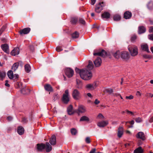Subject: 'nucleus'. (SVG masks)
<instances>
[{
	"label": "nucleus",
	"instance_id": "1a4fd4ad",
	"mask_svg": "<svg viewBox=\"0 0 153 153\" xmlns=\"http://www.w3.org/2000/svg\"><path fill=\"white\" fill-rule=\"evenodd\" d=\"M97 87L96 83H94L93 84H87L85 88L89 90H94Z\"/></svg>",
	"mask_w": 153,
	"mask_h": 153
},
{
	"label": "nucleus",
	"instance_id": "9d476101",
	"mask_svg": "<svg viewBox=\"0 0 153 153\" xmlns=\"http://www.w3.org/2000/svg\"><path fill=\"white\" fill-rule=\"evenodd\" d=\"M137 138L140 139L143 141L145 140L146 139L145 135L144 133L142 132H139L136 135Z\"/></svg>",
	"mask_w": 153,
	"mask_h": 153
},
{
	"label": "nucleus",
	"instance_id": "f257e3e1",
	"mask_svg": "<svg viewBox=\"0 0 153 153\" xmlns=\"http://www.w3.org/2000/svg\"><path fill=\"white\" fill-rule=\"evenodd\" d=\"M92 76V75L91 71H88L86 69H84L80 74L81 78L85 80H88L90 79Z\"/></svg>",
	"mask_w": 153,
	"mask_h": 153
},
{
	"label": "nucleus",
	"instance_id": "2eb2a0df",
	"mask_svg": "<svg viewBox=\"0 0 153 153\" xmlns=\"http://www.w3.org/2000/svg\"><path fill=\"white\" fill-rule=\"evenodd\" d=\"M78 110L79 113H84L86 111L85 107L82 105L79 106Z\"/></svg>",
	"mask_w": 153,
	"mask_h": 153
},
{
	"label": "nucleus",
	"instance_id": "4be33fe9",
	"mask_svg": "<svg viewBox=\"0 0 153 153\" xmlns=\"http://www.w3.org/2000/svg\"><path fill=\"white\" fill-rule=\"evenodd\" d=\"M45 148L46 151L47 152H49L51 151L52 149V147L51 146L48 142H46L45 143Z\"/></svg>",
	"mask_w": 153,
	"mask_h": 153
},
{
	"label": "nucleus",
	"instance_id": "c756f323",
	"mask_svg": "<svg viewBox=\"0 0 153 153\" xmlns=\"http://www.w3.org/2000/svg\"><path fill=\"white\" fill-rule=\"evenodd\" d=\"M94 68V65L92 62L91 61H88V64L87 65V68L89 70H91L93 69Z\"/></svg>",
	"mask_w": 153,
	"mask_h": 153
},
{
	"label": "nucleus",
	"instance_id": "864d4df0",
	"mask_svg": "<svg viewBox=\"0 0 153 153\" xmlns=\"http://www.w3.org/2000/svg\"><path fill=\"white\" fill-rule=\"evenodd\" d=\"M143 57L146 59H150L151 58V56L147 54H144L143 56Z\"/></svg>",
	"mask_w": 153,
	"mask_h": 153
},
{
	"label": "nucleus",
	"instance_id": "e2e57ef3",
	"mask_svg": "<svg viewBox=\"0 0 153 153\" xmlns=\"http://www.w3.org/2000/svg\"><path fill=\"white\" fill-rule=\"evenodd\" d=\"M149 38L150 39L153 40V34L149 35Z\"/></svg>",
	"mask_w": 153,
	"mask_h": 153
},
{
	"label": "nucleus",
	"instance_id": "3c124183",
	"mask_svg": "<svg viewBox=\"0 0 153 153\" xmlns=\"http://www.w3.org/2000/svg\"><path fill=\"white\" fill-rule=\"evenodd\" d=\"M22 83L21 82H17L16 84V87L17 88H21L22 87Z\"/></svg>",
	"mask_w": 153,
	"mask_h": 153
},
{
	"label": "nucleus",
	"instance_id": "7ed1b4c3",
	"mask_svg": "<svg viewBox=\"0 0 153 153\" xmlns=\"http://www.w3.org/2000/svg\"><path fill=\"white\" fill-rule=\"evenodd\" d=\"M94 56H98L105 57L107 55V52L104 50H95L93 53Z\"/></svg>",
	"mask_w": 153,
	"mask_h": 153
},
{
	"label": "nucleus",
	"instance_id": "473e14b6",
	"mask_svg": "<svg viewBox=\"0 0 153 153\" xmlns=\"http://www.w3.org/2000/svg\"><path fill=\"white\" fill-rule=\"evenodd\" d=\"M7 76L10 79H12L13 78V72L11 70L7 72Z\"/></svg>",
	"mask_w": 153,
	"mask_h": 153
},
{
	"label": "nucleus",
	"instance_id": "6e6552de",
	"mask_svg": "<svg viewBox=\"0 0 153 153\" xmlns=\"http://www.w3.org/2000/svg\"><path fill=\"white\" fill-rule=\"evenodd\" d=\"M65 72L66 75L69 78L72 76L74 74L73 70L70 68H68L65 69Z\"/></svg>",
	"mask_w": 153,
	"mask_h": 153
},
{
	"label": "nucleus",
	"instance_id": "72a5a7b5",
	"mask_svg": "<svg viewBox=\"0 0 153 153\" xmlns=\"http://www.w3.org/2000/svg\"><path fill=\"white\" fill-rule=\"evenodd\" d=\"M143 152V150L141 147H139L134 151V153H142Z\"/></svg>",
	"mask_w": 153,
	"mask_h": 153
},
{
	"label": "nucleus",
	"instance_id": "13d9d810",
	"mask_svg": "<svg viewBox=\"0 0 153 153\" xmlns=\"http://www.w3.org/2000/svg\"><path fill=\"white\" fill-rule=\"evenodd\" d=\"M30 50L32 51L33 52L34 50V47L33 45H31L30 46Z\"/></svg>",
	"mask_w": 153,
	"mask_h": 153
},
{
	"label": "nucleus",
	"instance_id": "c85d7f7f",
	"mask_svg": "<svg viewBox=\"0 0 153 153\" xmlns=\"http://www.w3.org/2000/svg\"><path fill=\"white\" fill-rule=\"evenodd\" d=\"M67 111L69 114L71 115L73 114V107L71 105H70L68 108Z\"/></svg>",
	"mask_w": 153,
	"mask_h": 153
},
{
	"label": "nucleus",
	"instance_id": "79ce46f5",
	"mask_svg": "<svg viewBox=\"0 0 153 153\" xmlns=\"http://www.w3.org/2000/svg\"><path fill=\"white\" fill-rule=\"evenodd\" d=\"M71 133L72 135H75L77 133L76 130L75 128H72L71 130Z\"/></svg>",
	"mask_w": 153,
	"mask_h": 153
},
{
	"label": "nucleus",
	"instance_id": "680f3d73",
	"mask_svg": "<svg viewBox=\"0 0 153 153\" xmlns=\"http://www.w3.org/2000/svg\"><path fill=\"white\" fill-rule=\"evenodd\" d=\"M19 78V75L18 74H15L13 75V78L14 79H18Z\"/></svg>",
	"mask_w": 153,
	"mask_h": 153
},
{
	"label": "nucleus",
	"instance_id": "5701e85b",
	"mask_svg": "<svg viewBox=\"0 0 153 153\" xmlns=\"http://www.w3.org/2000/svg\"><path fill=\"white\" fill-rule=\"evenodd\" d=\"M44 88L46 91H48L52 92L53 91V90L52 86L50 84H45L44 86Z\"/></svg>",
	"mask_w": 153,
	"mask_h": 153
},
{
	"label": "nucleus",
	"instance_id": "774afa93",
	"mask_svg": "<svg viewBox=\"0 0 153 153\" xmlns=\"http://www.w3.org/2000/svg\"><path fill=\"white\" fill-rule=\"evenodd\" d=\"M5 85L8 87H9L10 86V85L8 83L7 80H6L5 81Z\"/></svg>",
	"mask_w": 153,
	"mask_h": 153
},
{
	"label": "nucleus",
	"instance_id": "c03bdc74",
	"mask_svg": "<svg viewBox=\"0 0 153 153\" xmlns=\"http://www.w3.org/2000/svg\"><path fill=\"white\" fill-rule=\"evenodd\" d=\"M79 23L85 25L86 22L85 20L82 18H79Z\"/></svg>",
	"mask_w": 153,
	"mask_h": 153
},
{
	"label": "nucleus",
	"instance_id": "a211bd4d",
	"mask_svg": "<svg viewBox=\"0 0 153 153\" xmlns=\"http://www.w3.org/2000/svg\"><path fill=\"white\" fill-rule=\"evenodd\" d=\"M19 49L18 47H16L11 52L10 54L12 55L15 56L19 53Z\"/></svg>",
	"mask_w": 153,
	"mask_h": 153
},
{
	"label": "nucleus",
	"instance_id": "09e8293b",
	"mask_svg": "<svg viewBox=\"0 0 153 153\" xmlns=\"http://www.w3.org/2000/svg\"><path fill=\"white\" fill-rule=\"evenodd\" d=\"M106 91L108 94H111L113 92V90L111 88H108L106 89Z\"/></svg>",
	"mask_w": 153,
	"mask_h": 153
},
{
	"label": "nucleus",
	"instance_id": "f03ea898",
	"mask_svg": "<svg viewBox=\"0 0 153 153\" xmlns=\"http://www.w3.org/2000/svg\"><path fill=\"white\" fill-rule=\"evenodd\" d=\"M128 49L131 55L132 56H135L138 54L137 47L134 45H129L128 47Z\"/></svg>",
	"mask_w": 153,
	"mask_h": 153
},
{
	"label": "nucleus",
	"instance_id": "f8f14e48",
	"mask_svg": "<svg viewBox=\"0 0 153 153\" xmlns=\"http://www.w3.org/2000/svg\"><path fill=\"white\" fill-rule=\"evenodd\" d=\"M94 63L96 67H100L102 63L101 59L100 57H98L94 61Z\"/></svg>",
	"mask_w": 153,
	"mask_h": 153
},
{
	"label": "nucleus",
	"instance_id": "e433bc0d",
	"mask_svg": "<svg viewBox=\"0 0 153 153\" xmlns=\"http://www.w3.org/2000/svg\"><path fill=\"white\" fill-rule=\"evenodd\" d=\"M18 63H14L13 65L12 68V69L13 70V71H15L18 68Z\"/></svg>",
	"mask_w": 153,
	"mask_h": 153
},
{
	"label": "nucleus",
	"instance_id": "bf43d9fd",
	"mask_svg": "<svg viewBox=\"0 0 153 153\" xmlns=\"http://www.w3.org/2000/svg\"><path fill=\"white\" fill-rule=\"evenodd\" d=\"M126 99H132L133 98V97L132 95H130L129 96H126Z\"/></svg>",
	"mask_w": 153,
	"mask_h": 153
},
{
	"label": "nucleus",
	"instance_id": "a878e982",
	"mask_svg": "<svg viewBox=\"0 0 153 153\" xmlns=\"http://www.w3.org/2000/svg\"><path fill=\"white\" fill-rule=\"evenodd\" d=\"M21 92L22 93L24 94H28L29 93L30 90L28 88H23L21 90Z\"/></svg>",
	"mask_w": 153,
	"mask_h": 153
},
{
	"label": "nucleus",
	"instance_id": "052dcab7",
	"mask_svg": "<svg viewBox=\"0 0 153 153\" xmlns=\"http://www.w3.org/2000/svg\"><path fill=\"white\" fill-rule=\"evenodd\" d=\"M149 33H153V26H151L149 27Z\"/></svg>",
	"mask_w": 153,
	"mask_h": 153
},
{
	"label": "nucleus",
	"instance_id": "4468645a",
	"mask_svg": "<svg viewBox=\"0 0 153 153\" xmlns=\"http://www.w3.org/2000/svg\"><path fill=\"white\" fill-rule=\"evenodd\" d=\"M36 146L37 149L39 152H42L45 147V144L42 143L37 144Z\"/></svg>",
	"mask_w": 153,
	"mask_h": 153
},
{
	"label": "nucleus",
	"instance_id": "c9c22d12",
	"mask_svg": "<svg viewBox=\"0 0 153 153\" xmlns=\"http://www.w3.org/2000/svg\"><path fill=\"white\" fill-rule=\"evenodd\" d=\"M89 120V118L87 116H84L82 117L80 119V121H88Z\"/></svg>",
	"mask_w": 153,
	"mask_h": 153
},
{
	"label": "nucleus",
	"instance_id": "49530a36",
	"mask_svg": "<svg viewBox=\"0 0 153 153\" xmlns=\"http://www.w3.org/2000/svg\"><path fill=\"white\" fill-rule=\"evenodd\" d=\"M84 69L80 70L78 68H75V71L77 73H79L80 76L81 73L82 71H83Z\"/></svg>",
	"mask_w": 153,
	"mask_h": 153
},
{
	"label": "nucleus",
	"instance_id": "dca6fc26",
	"mask_svg": "<svg viewBox=\"0 0 153 153\" xmlns=\"http://www.w3.org/2000/svg\"><path fill=\"white\" fill-rule=\"evenodd\" d=\"M124 129L122 127H120L118 128L117 136L119 138L122 137L123 134Z\"/></svg>",
	"mask_w": 153,
	"mask_h": 153
},
{
	"label": "nucleus",
	"instance_id": "aec40b11",
	"mask_svg": "<svg viewBox=\"0 0 153 153\" xmlns=\"http://www.w3.org/2000/svg\"><path fill=\"white\" fill-rule=\"evenodd\" d=\"M108 124V121H102L97 123V126L100 127H103Z\"/></svg>",
	"mask_w": 153,
	"mask_h": 153
},
{
	"label": "nucleus",
	"instance_id": "a19ab883",
	"mask_svg": "<svg viewBox=\"0 0 153 153\" xmlns=\"http://www.w3.org/2000/svg\"><path fill=\"white\" fill-rule=\"evenodd\" d=\"M114 20L115 21H119L121 19L120 16L118 15H116L114 16L113 17Z\"/></svg>",
	"mask_w": 153,
	"mask_h": 153
},
{
	"label": "nucleus",
	"instance_id": "58836bf2",
	"mask_svg": "<svg viewBox=\"0 0 153 153\" xmlns=\"http://www.w3.org/2000/svg\"><path fill=\"white\" fill-rule=\"evenodd\" d=\"M78 19L76 17L72 18L71 20V22L73 24H75L78 21Z\"/></svg>",
	"mask_w": 153,
	"mask_h": 153
},
{
	"label": "nucleus",
	"instance_id": "393cba45",
	"mask_svg": "<svg viewBox=\"0 0 153 153\" xmlns=\"http://www.w3.org/2000/svg\"><path fill=\"white\" fill-rule=\"evenodd\" d=\"M146 29L143 26H141L138 27V33L140 34L144 33L145 32Z\"/></svg>",
	"mask_w": 153,
	"mask_h": 153
},
{
	"label": "nucleus",
	"instance_id": "0e129e2a",
	"mask_svg": "<svg viewBox=\"0 0 153 153\" xmlns=\"http://www.w3.org/2000/svg\"><path fill=\"white\" fill-rule=\"evenodd\" d=\"M96 151L95 148H94L92 149L90 152L89 153H95Z\"/></svg>",
	"mask_w": 153,
	"mask_h": 153
},
{
	"label": "nucleus",
	"instance_id": "412c9836",
	"mask_svg": "<svg viewBox=\"0 0 153 153\" xmlns=\"http://www.w3.org/2000/svg\"><path fill=\"white\" fill-rule=\"evenodd\" d=\"M132 15L131 12L128 11H126L124 13V17L126 19H128L131 18Z\"/></svg>",
	"mask_w": 153,
	"mask_h": 153
},
{
	"label": "nucleus",
	"instance_id": "6e6d98bb",
	"mask_svg": "<svg viewBox=\"0 0 153 153\" xmlns=\"http://www.w3.org/2000/svg\"><path fill=\"white\" fill-rule=\"evenodd\" d=\"M62 50V49L60 47H57L56 48V51L57 52H60Z\"/></svg>",
	"mask_w": 153,
	"mask_h": 153
},
{
	"label": "nucleus",
	"instance_id": "4d7b16f0",
	"mask_svg": "<svg viewBox=\"0 0 153 153\" xmlns=\"http://www.w3.org/2000/svg\"><path fill=\"white\" fill-rule=\"evenodd\" d=\"M126 111L127 113L128 114H131V115H134V113H133V112H131V111H128V110H126Z\"/></svg>",
	"mask_w": 153,
	"mask_h": 153
},
{
	"label": "nucleus",
	"instance_id": "423d86ee",
	"mask_svg": "<svg viewBox=\"0 0 153 153\" xmlns=\"http://www.w3.org/2000/svg\"><path fill=\"white\" fill-rule=\"evenodd\" d=\"M72 96L73 98L76 100H78L81 98V95L80 92L77 89H74L73 90Z\"/></svg>",
	"mask_w": 153,
	"mask_h": 153
},
{
	"label": "nucleus",
	"instance_id": "bb28decb",
	"mask_svg": "<svg viewBox=\"0 0 153 153\" xmlns=\"http://www.w3.org/2000/svg\"><path fill=\"white\" fill-rule=\"evenodd\" d=\"M76 88L81 89L82 87V82L78 79H76Z\"/></svg>",
	"mask_w": 153,
	"mask_h": 153
},
{
	"label": "nucleus",
	"instance_id": "ea45409f",
	"mask_svg": "<svg viewBox=\"0 0 153 153\" xmlns=\"http://www.w3.org/2000/svg\"><path fill=\"white\" fill-rule=\"evenodd\" d=\"M137 38V36L136 35L133 34L131 36V41L132 42H135V40Z\"/></svg>",
	"mask_w": 153,
	"mask_h": 153
},
{
	"label": "nucleus",
	"instance_id": "69168bd1",
	"mask_svg": "<svg viewBox=\"0 0 153 153\" xmlns=\"http://www.w3.org/2000/svg\"><path fill=\"white\" fill-rule=\"evenodd\" d=\"M100 101L98 100L97 99H96L94 103L96 104H98L100 103Z\"/></svg>",
	"mask_w": 153,
	"mask_h": 153
},
{
	"label": "nucleus",
	"instance_id": "f704fd0d",
	"mask_svg": "<svg viewBox=\"0 0 153 153\" xmlns=\"http://www.w3.org/2000/svg\"><path fill=\"white\" fill-rule=\"evenodd\" d=\"M79 35V34L77 31L75 32L74 33H72L71 35L73 39H76L78 38Z\"/></svg>",
	"mask_w": 153,
	"mask_h": 153
},
{
	"label": "nucleus",
	"instance_id": "338daca9",
	"mask_svg": "<svg viewBox=\"0 0 153 153\" xmlns=\"http://www.w3.org/2000/svg\"><path fill=\"white\" fill-rule=\"evenodd\" d=\"M7 119L9 121H10L12 120V117L10 116H9L7 118Z\"/></svg>",
	"mask_w": 153,
	"mask_h": 153
},
{
	"label": "nucleus",
	"instance_id": "20e7f679",
	"mask_svg": "<svg viewBox=\"0 0 153 153\" xmlns=\"http://www.w3.org/2000/svg\"><path fill=\"white\" fill-rule=\"evenodd\" d=\"M105 6L103 2H100L97 4L95 10V11L98 13H100L103 10V7Z\"/></svg>",
	"mask_w": 153,
	"mask_h": 153
},
{
	"label": "nucleus",
	"instance_id": "7c9ffc66",
	"mask_svg": "<svg viewBox=\"0 0 153 153\" xmlns=\"http://www.w3.org/2000/svg\"><path fill=\"white\" fill-rule=\"evenodd\" d=\"M120 53L119 51H117L113 54V55L115 58L118 59L120 56Z\"/></svg>",
	"mask_w": 153,
	"mask_h": 153
},
{
	"label": "nucleus",
	"instance_id": "37998d69",
	"mask_svg": "<svg viewBox=\"0 0 153 153\" xmlns=\"http://www.w3.org/2000/svg\"><path fill=\"white\" fill-rule=\"evenodd\" d=\"M6 75V73L4 72L0 71V79L2 80Z\"/></svg>",
	"mask_w": 153,
	"mask_h": 153
},
{
	"label": "nucleus",
	"instance_id": "de8ad7c7",
	"mask_svg": "<svg viewBox=\"0 0 153 153\" xmlns=\"http://www.w3.org/2000/svg\"><path fill=\"white\" fill-rule=\"evenodd\" d=\"M6 28V26L4 25L3 26L2 28L0 29V36L2 34V32Z\"/></svg>",
	"mask_w": 153,
	"mask_h": 153
},
{
	"label": "nucleus",
	"instance_id": "2f4dec72",
	"mask_svg": "<svg viewBox=\"0 0 153 153\" xmlns=\"http://www.w3.org/2000/svg\"><path fill=\"white\" fill-rule=\"evenodd\" d=\"M25 71L27 73H29L31 70L30 66L28 64H27L25 66Z\"/></svg>",
	"mask_w": 153,
	"mask_h": 153
},
{
	"label": "nucleus",
	"instance_id": "f3484780",
	"mask_svg": "<svg viewBox=\"0 0 153 153\" xmlns=\"http://www.w3.org/2000/svg\"><path fill=\"white\" fill-rule=\"evenodd\" d=\"M49 142L51 145H55L56 143V137L54 135H52L50 138Z\"/></svg>",
	"mask_w": 153,
	"mask_h": 153
},
{
	"label": "nucleus",
	"instance_id": "6ab92c4d",
	"mask_svg": "<svg viewBox=\"0 0 153 153\" xmlns=\"http://www.w3.org/2000/svg\"><path fill=\"white\" fill-rule=\"evenodd\" d=\"M141 48L143 51H146L148 53L150 52L148 46L147 44H142L141 45Z\"/></svg>",
	"mask_w": 153,
	"mask_h": 153
},
{
	"label": "nucleus",
	"instance_id": "a18cd8bd",
	"mask_svg": "<svg viewBox=\"0 0 153 153\" xmlns=\"http://www.w3.org/2000/svg\"><path fill=\"white\" fill-rule=\"evenodd\" d=\"M59 97V96L57 94H55L53 96V100L55 101L56 100H58Z\"/></svg>",
	"mask_w": 153,
	"mask_h": 153
},
{
	"label": "nucleus",
	"instance_id": "603ef678",
	"mask_svg": "<svg viewBox=\"0 0 153 153\" xmlns=\"http://www.w3.org/2000/svg\"><path fill=\"white\" fill-rule=\"evenodd\" d=\"M145 96L146 97H150L151 98L153 97V94H152L151 93H147L146 94Z\"/></svg>",
	"mask_w": 153,
	"mask_h": 153
},
{
	"label": "nucleus",
	"instance_id": "0eeeda50",
	"mask_svg": "<svg viewBox=\"0 0 153 153\" xmlns=\"http://www.w3.org/2000/svg\"><path fill=\"white\" fill-rule=\"evenodd\" d=\"M121 58L125 60H128L130 58V55L126 51H123L120 53Z\"/></svg>",
	"mask_w": 153,
	"mask_h": 153
},
{
	"label": "nucleus",
	"instance_id": "4c0bfd02",
	"mask_svg": "<svg viewBox=\"0 0 153 153\" xmlns=\"http://www.w3.org/2000/svg\"><path fill=\"white\" fill-rule=\"evenodd\" d=\"M148 8L150 10L153 9V2L152 1H150L147 4Z\"/></svg>",
	"mask_w": 153,
	"mask_h": 153
},
{
	"label": "nucleus",
	"instance_id": "9b49d317",
	"mask_svg": "<svg viewBox=\"0 0 153 153\" xmlns=\"http://www.w3.org/2000/svg\"><path fill=\"white\" fill-rule=\"evenodd\" d=\"M30 30V28L29 27L25 28L22 30H20L19 32L20 34L22 35L23 34H27L29 33Z\"/></svg>",
	"mask_w": 153,
	"mask_h": 153
},
{
	"label": "nucleus",
	"instance_id": "b1692460",
	"mask_svg": "<svg viewBox=\"0 0 153 153\" xmlns=\"http://www.w3.org/2000/svg\"><path fill=\"white\" fill-rule=\"evenodd\" d=\"M110 14L109 13L105 12L102 14L101 17L102 18L108 19L110 17Z\"/></svg>",
	"mask_w": 153,
	"mask_h": 153
},
{
	"label": "nucleus",
	"instance_id": "cd10ccee",
	"mask_svg": "<svg viewBox=\"0 0 153 153\" xmlns=\"http://www.w3.org/2000/svg\"><path fill=\"white\" fill-rule=\"evenodd\" d=\"M17 132L20 135L23 134L24 132V129L22 126H19L18 128Z\"/></svg>",
	"mask_w": 153,
	"mask_h": 153
},
{
	"label": "nucleus",
	"instance_id": "5fc2aeb1",
	"mask_svg": "<svg viewBox=\"0 0 153 153\" xmlns=\"http://www.w3.org/2000/svg\"><path fill=\"white\" fill-rule=\"evenodd\" d=\"M85 142L87 143H90V139L89 137H86L85 140Z\"/></svg>",
	"mask_w": 153,
	"mask_h": 153
},
{
	"label": "nucleus",
	"instance_id": "8fccbe9b",
	"mask_svg": "<svg viewBox=\"0 0 153 153\" xmlns=\"http://www.w3.org/2000/svg\"><path fill=\"white\" fill-rule=\"evenodd\" d=\"M135 120L137 123H140L142 121V118L140 117L136 118Z\"/></svg>",
	"mask_w": 153,
	"mask_h": 153
},
{
	"label": "nucleus",
	"instance_id": "ddd939ff",
	"mask_svg": "<svg viewBox=\"0 0 153 153\" xmlns=\"http://www.w3.org/2000/svg\"><path fill=\"white\" fill-rule=\"evenodd\" d=\"M1 47L2 50L4 52L8 54L9 53V46L7 44H5L2 45H1Z\"/></svg>",
	"mask_w": 153,
	"mask_h": 153
},
{
	"label": "nucleus",
	"instance_id": "39448f33",
	"mask_svg": "<svg viewBox=\"0 0 153 153\" xmlns=\"http://www.w3.org/2000/svg\"><path fill=\"white\" fill-rule=\"evenodd\" d=\"M62 100L65 104H67L69 101V94L68 90H66L65 93L63 94Z\"/></svg>",
	"mask_w": 153,
	"mask_h": 153
}]
</instances>
